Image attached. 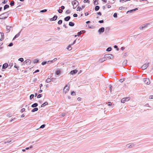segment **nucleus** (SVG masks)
Listing matches in <instances>:
<instances>
[{
    "label": "nucleus",
    "mask_w": 153,
    "mask_h": 153,
    "mask_svg": "<svg viewBox=\"0 0 153 153\" xmlns=\"http://www.w3.org/2000/svg\"><path fill=\"white\" fill-rule=\"evenodd\" d=\"M47 64V61L43 62H42V65H44Z\"/></svg>",
    "instance_id": "nucleus-42"
},
{
    "label": "nucleus",
    "mask_w": 153,
    "mask_h": 153,
    "mask_svg": "<svg viewBox=\"0 0 153 153\" xmlns=\"http://www.w3.org/2000/svg\"><path fill=\"white\" fill-rule=\"evenodd\" d=\"M127 60H125L123 63V66H126V65H127Z\"/></svg>",
    "instance_id": "nucleus-19"
},
{
    "label": "nucleus",
    "mask_w": 153,
    "mask_h": 153,
    "mask_svg": "<svg viewBox=\"0 0 153 153\" xmlns=\"http://www.w3.org/2000/svg\"><path fill=\"white\" fill-rule=\"evenodd\" d=\"M134 11L133 10H133H128V11L127 12V13H131L132 12Z\"/></svg>",
    "instance_id": "nucleus-50"
},
{
    "label": "nucleus",
    "mask_w": 153,
    "mask_h": 153,
    "mask_svg": "<svg viewBox=\"0 0 153 153\" xmlns=\"http://www.w3.org/2000/svg\"><path fill=\"white\" fill-rule=\"evenodd\" d=\"M7 0H4L2 2V3L3 4H5L7 3Z\"/></svg>",
    "instance_id": "nucleus-52"
},
{
    "label": "nucleus",
    "mask_w": 153,
    "mask_h": 153,
    "mask_svg": "<svg viewBox=\"0 0 153 153\" xmlns=\"http://www.w3.org/2000/svg\"><path fill=\"white\" fill-rule=\"evenodd\" d=\"M111 105V102H109L108 103V105L109 106H110Z\"/></svg>",
    "instance_id": "nucleus-60"
},
{
    "label": "nucleus",
    "mask_w": 153,
    "mask_h": 153,
    "mask_svg": "<svg viewBox=\"0 0 153 153\" xmlns=\"http://www.w3.org/2000/svg\"><path fill=\"white\" fill-rule=\"evenodd\" d=\"M69 87H68V85H66L65 87H64L63 90V92L65 93V94L69 90Z\"/></svg>",
    "instance_id": "nucleus-5"
},
{
    "label": "nucleus",
    "mask_w": 153,
    "mask_h": 153,
    "mask_svg": "<svg viewBox=\"0 0 153 153\" xmlns=\"http://www.w3.org/2000/svg\"><path fill=\"white\" fill-rule=\"evenodd\" d=\"M38 104L37 103H35L32 104L31 105V107L33 108H36V107L37 106Z\"/></svg>",
    "instance_id": "nucleus-22"
},
{
    "label": "nucleus",
    "mask_w": 153,
    "mask_h": 153,
    "mask_svg": "<svg viewBox=\"0 0 153 153\" xmlns=\"http://www.w3.org/2000/svg\"><path fill=\"white\" fill-rule=\"evenodd\" d=\"M71 45H71V44L69 45L67 47V49L69 51L71 50L72 49V48L71 46Z\"/></svg>",
    "instance_id": "nucleus-21"
},
{
    "label": "nucleus",
    "mask_w": 153,
    "mask_h": 153,
    "mask_svg": "<svg viewBox=\"0 0 153 153\" xmlns=\"http://www.w3.org/2000/svg\"><path fill=\"white\" fill-rule=\"evenodd\" d=\"M143 81L145 84L148 85H149L150 83V80L149 79H143Z\"/></svg>",
    "instance_id": "nucleus-6"
},
{
    "label": "nucleus",
    "mask_w": 153,
    "mask_h": 153,
    "mask_svg": "<svg viewBox=\"0 0 153 153\" xmlns=\"http://www.w3.org/2000/svg\"><path fill=\"white\" fill-rule=\"evenodd\" d=\"M34 94H32L31 95H30V100H32L33 98L34 97Z\"/></svg>",
    "instance_id": "nucleus-34"
},
{
    "label": "nucleus",
    "mask_w": 153,
    "mask_h": 153,
    "mask_svg": "<svg viewBox=\"0 0 153 153\" xmlns=\"http://www.w3.org/2000/svg\"><path fill=\"white\" fill-rule=\"evenodd\" d=\"M81 34H82V33L80 31V32H79L77 33V36H79Z\"/></svg>",
    "instance_id": "nucleus-54"
},
{
    "label": "nucleus",
    "mask_w": 153,
    "mask_h": 153,
    "mask_svg": "<svg viewBox=\"0 0 153 153\" xmlns=\"http://www.w3.org/2000/svg\"><path fill=\"white\" fill-rule=\"evenodd\" d=\"M104 22L103 20H100L99 21V22L100 23H103Z\"/></svg>",
    "instance_id": "nucleus-62"
},
{
    "label": "nucleus",
    "mask_w": 153,
    "mask_h": 153,
    "mask_svg": "<svg viewBox=\"0 0 153 153\" xmlns=\"http://www.w3.org/2000/svg\"><path fill=\"white\" fill-rule=\"evenodd\" d=\"M77 15L76 13H74L73 14V16L74 17H76L77 16Z\"/></svg>",
    "instance_id": "nucleus-58"
},
{
    "label": "nucleus",
    "mask_w": 153,
    "mask_h": 153,
    "mask_svg": "<svg viewBox=\"0 0 153 153\" xmlns=\"http://www.w3.org/2000/svg\"><path fill=\"white\" fill-rule=\"evenodd\" d=\"M108 87H109V89H110V91H111H111L112 85H109Z\"/></svg>",
    "instance_id": "nucleus-47"
},
{
    "label": "nucleus",
    "mask_w": 153,
    "mask_h": 153,
    "mask_svg": "<svg viewBox=\"0 0 153 153\" xmlns=\"http://www.w3.org/2000/svg\"><path fill=\"white\" fill-rule=\"evenodd\" d=\"M126 0H120V2H122L123 3L125 2L126 1Z\"/></svg>",
    "instance_id": "nucleus-57"
},
{
    "label": "nucleus",
    "mask_w": 153,
    "mask_h": 153,
    "mask_svg": "<svg viewBox=\"0 0 153 153\" xmlns=\"http://www.w3.org/2000/svg\"><path fill=\"white\" fill-rule=\"evenodd\" d=\"M42 94H39L37 96V98H40L42 97Z\"/></svg>",
    "instance_id": "nucleus-43"
},
{
    "label": "nucleus",
    "mask_w": 153,
    "mask_h": 153,
    "mask_svg": "<svg viewBox=\"0 0 153 153\" xmlns=\"http://www.w3.org/2000/svg\"><path fill=\"white\" fill-rule=\"evenodd\" d=\"M39 59H36L34 60L33 62L34 63H38L39 62Z\"/></svg>",
    "instance_id": "nucleus-28"
},
{
    "label": "nucleus",
    "mask_w": 153,
    "mask_h": 153,
    "mask_svg": "<svg viewBox=\"0 0 153 153\" xmlns=\"http://www.w3.org/2000/svg\"><path fill=\"white\" fill-rule=\"evenodd\" d=\"M12 115L13 114H12L8 113L7 114V116L9 117H10L12 116Z\"/></svg>",
    "instance_id": "nucleus-32"
},
{
    "label": "nucleus",
    "mask_w": 153,
    "mask_h": 153,
    "mask_svg": "<svg viewBox=\"0 0 153 153\" xmlns=\"http://www.w3.org/2000/svg\"><path fill=\"white\" fill-rule=\"evenodd\" d=\"M126 99L125 98H123L121 101V102L122 103H124L125 101H126Z\"/></svg>",
    "instance_id": "nucleus-30"
},
{
    "label": "nucleus",
    "mask_w": 153,
    "mask_h": 153,
    "mask_svg": "<svg viewBox=\"0 0 153 153\" xmlns=\"http://www.w3.org/2000/svg\"><path fill=\"white\" fill-rule=\"evenodd\" d=\"M47 11V10L46 9H44L43 10H42L40 11L41 13H45Z\"/></svg>",
    "instance_id": "nucleus-39"
},
{
    "label": "nucleus",
    "mask_w": 153,
    "mask_h": 153,
    "mask_svg": "<svg viewBox=\"0 0 153 153\" xmlns=\"http://www.w3.org/2000/svg\"><path fill=\"white\" fill-rule=\"evenodd\" d=\"M48 104V103L47 102H45L43 104H42L41 105V107H44L45 106L47 105Z\"/></svg>",
    "instance_id": "nucleus-27"
},
{
    "label": "nucleus",
    "mask_w": 153,
    "mask_h": 153,
    "mask_svg": "<svg viewBox=\"0 0 153 153\" xmlns=\"http://www.w3.org/2000/svg\"><path fill=\"white\" fill-rule=\"evenodd\" d=\"M83 1L85 3L86 2H88V3L89 2V1L88 0H84Z\"/></svg>",
    "instance_id": "nucleus-59"
},
{
    "label": "nucleus",
    "mask_w": 153,
    "mask_h": 153,
    "mask_svg": "<svg viewBox=\"0 0 153 153\" xmlns=\"http://www.w3.org/2000/svg\"><path fill=\"white\" fill-rule=\"evenodd\" d=\"M57 58H55L53 60H51V62H53L57 60Z\"/></svg>",
    "instance_id": "nucleus-49"
},
{
    "label": "nucleus",
    "mask_w": 153,
    "mask_h": 153,
    "mask_svg": "<svg viewBox=\"0 0 153 153\" xmlns=\"http://www.w3.org/2000/svg\"><path fill=\"white\" fill-rule=\"evenodd\" d=\"M72 4L73 5V8L75 9L77 6L79 4V3L76 0H74L72 1Z\"/></svg>",
    "instance_id": "nucleus-2"
},
{
    "label": "nucleus",
    "mask_w": 153,
    "mask_h": 153,
    "mask_svg": "<svg viewBox=\"0 0 153 153\" xmlns=\"http://www.w3.org/2000/svg\"><path fill=\"white\" fill-rule=\"evenodd\" d=\"M111 50H112L111 48L110 47H109L108 48L106 49V51H111Z\"/></svg>",
    "instance_id": "nucleus-33"
},
{
    "label": "nucleus",
    "mask_w": 153,
    "mask_h": 153,
    "mask_svg": "<svg viewBox=\"0 0 153 153\" xmlns=\"http://www.w3.org/2000/svg\"><path fill=\"white\" fill-rule=\"evenodd\" d=\"M61 71L60 70H57L56 71L55 74H56L59 75L60 74Z\"/></svg>",
    "instance_id": "nucleus-20"
},
{
    "label": "nucleus",
    "mask_w": 153,
    "mask_h": 153,
    "mask_svg": "<svg viewBox=\"0 0 153 153\" xmlns=\"http://www.w3.org/2000/svg\"><path fill=\"white\" fill-rule=\"evenodd\" d=\"M52 62L51 60L48 61H47V64H50Z\"/></svg>",
    "instance_id": "nucleus-56"
},
{
    "label": "nucleus",
    "mask_w": 153,
    "mask_h": 153,
    "mask_svg": "<svg viewBox=\"0 0 153 153\" xmlns=\"http://www.w3.org/2000/svg\"><path fill=\"white\" fill-rule=\"evenodd\" d=\"M31 61L30 59H27L23 62L24 64L28 63L29 65H30L31 63Z\"/></svg>",
    "instance_id": "nucleus-8"
},
{
    "label": "nucleus",
    "mask_w": 153,
    "mask_h": 153,
    "mask_svg": "<svg viewBox=\"0 0 153 153\" xmlns=\"http://www.w3.org/2000/svg\"><path fill=\"white\" fill-rule=\"evenodd\" d=\"M105 28L104 27H102L100 28L98 30V32L99 33H101L104 32Z\"/></svg>",
    "instance_id": "nucleus-9"
},
{
    "label": "nucleus",
    "mask_w": 153,
    "mask_h": 153,
    "mask_svg": "<svg viewBox=\"0 0 153 153\" xmlns=\"http://www.w3.org/2000/svg\"><path fill=\"white\" fill-rule=\"evenodd\" d=\"M56 79L55 78H48L45 81V82L47 83L49 82H50L52 81H53L54 80Z\"/></svg>",
    "instance_id": "nucleus-7"
},
{
    "label": "nucleus",
    "mask_w": 153,
    "mask_h": 153,
    "mask_svg": "<svg viewBox=\"0 0 153 153\" xmlns=\"http://www.w3.org/2000/svg\"><path fill=\"white\" fill-rule=\"evenodd\" d=\"M149 99H153V95H151L149 97Z\"/></svg>",
    "instance_id": "nucleus-61"
},
{
    "label": "nucleus",
    "mask_w": 153,
    "mask_h": 153,
    "mask_svg": "<svg viewBox=\"0 0 153 153\" xmlns=\"http://www.w3.org/2000/svg\"><path fill=\"white\" fill-rule=\"evenodd\" d=\"M45 126V124H43L41 125L40 128H44Z\"/></svg>",
    "instance_id": "nucleus-41"
},
{
    "label": "nucleus",
    "mask_w": 153,
    "mask_h": 153,
    "mask_svg": "<svg viewBox=\"0 0 153 153\" xmlns=\"http://www.w3.org/2000/svg\"><path fill=\"white\" fill-rule=\"evenodd\" d=\"M13 45V44L12 42L10 43L9 45H8V46L9 47L12 46Z\"/></svg>",
    "instance_id": "nucleus-46"
},
{
    "label": "nucleus",
    "mask_w": 153,
    "mask_h": 153,
    "mask_svg": "<svg viewBox=\"0 0 153 153\" xmlns=\"http://www.w3.org/2000/svg\"><path fill=\"white\" fill-rule=\"evenodd\" d=\"M77 72V71L76 70H73L71 71L70 72V73L72 75H73L75 74H76V73Z\"/></svg>",
    "instance_id": "nucleus-13"
},
{
    "label": "nucleus",
    "mask_w": 153,
    "mask_h": 153,
    "mask_svg": "<svg viewBox=\"0 0 153 153\" xmlns=\"http://www.w3.org/2000/svg\"><path fill=\"white\" fill-rule=\"evenodd\" d=\"M0 33L1 35V37H3L4 36V33H2V32H0Z\"/></svg>",
    "instance_id": "nucleus-63"
},
{
    "label": "nucleus",
    "mask_w": 153,
    "mask_h": 153,
    "mask_svg": "<svg viewBox=\"0 0 153 153\" xmlns=\"http://www.w3.org/2000/svg\"><path fill=\"white\" fill-rule=\"evenodd\" d=\"M8 64L7 63H4V64L2 67V69H5L8 66Z\"/></svg>",
    "instance_id": "nucleus-14"
},
{
    "label": "nucleus",
    "mask_w": 153,
    "mask_h": 153,
    "mask_svg": "<svg viewBox=\"0 0 153 153\" xmlns=\"http://www.w3.org/2000/svg\"><path fill=\"white\" fill-rule=\"evenodd\" d=\"M38 109L37 108H35L31 110V112H34L38 110Z\"/></svg>",
    "instance_id": "nucleus-24"
},
{
    "label": "nucleus",
    "mask_w": 153,
    "mask_h": 153,
    "mask_svg": "<svg viewBox=\"0 0 153 153\" xmlns=\"http://www.w3.org/2000/svg\"><path fill=\"white\" fill-rule=\"evenodd\" d=\"M106 60V59L105 57L100 59L99 60V61L100 62H102Z\"/></svg>",
    "instance_id": "nucleus-16"
},
{
    "label": "nucleus",
    "mask_w": 153,
    "mask_h": 153,
    "mask_svg": "<svg viewBox=\"0 0 153 153\" xmlns=\"http://www.w3.org/2000/svg\"><path fill=\"white\" fill-rule=\"evenodd\" d=\"M14 1H12L10 2V5L11 6H13L14 5Z\"/></svg>",
    "instance_id": "nucleus-29"
},
{
    "label": "nucleus",
    "mask_w": 153,
    "mask_h": 153,
    "mask_svg": "<svg viewBox=\"0 0 153 153\" xmlns=\"http://www.w3.org/2000/svg\"><path fill=\"white\" fill-rule=\"evenodd\" d=\"M98 0H94V3L95 5H97L98 4L97 2Z\"/></svg>",
    "instance_id": "nucleus-31"
},
{
    "label": "nucleus",
    "mask_w": 153,
    "mask_h": 153,
    "mask_svg": "<svg viewBox=\"0 0 153 153\" xmlns=\"http://www.w3.org/2000/svg\"><path fill=\"white\" fill-rule=\"evenodd\" d=\"M21 32V31L15 36L14 37V38L13 39V40H14L16 38H17L20 35Z\"/></svg>",
    "instance_id": "nucleus-15"
},
{
    "label": "nucleus",
    "mask_w": 153,
    "mask_h": 153,
    "mask_svg": "<svg viewBox=\"0 0 153 153\" xmlns=\"http://www.w3.org/2000/svg\"><path fill=\"white\" fill-rule=\"evenodd\" d=\"M9 11L4 13L0 15V19H6L9 15Z\"/></svg>",
    "instance_id": "nucleus-1"
},
{
    "label": "nucleus",
    "mask_w": 153,
    "mask_h": 153,
    "mask_svg": "<svg viewBox=\"0 0 153 153\" xmlns=\"http://www.w3.org/2000/svg\"><path fill=\"white\" fill-rule=\"evenodd\" d=\"M71 19V17L70 16H68L64 18V20L66 21H68Z\"/></svg>",
    "instance_id": "nucleus-18"
},
{
    "label": "nucleus",
    "mask_w": 153,
    "mask_h": 153,
    "mask_svg": "<svg viewBox=\"0 0 153 153\" xmlns=\"http://www.w3.org/2000/svg\"><path fill=\"white\" fill-rule=\"evenodd\" d=\"M62 21L61 20H59L58 22V24L59 25H61L62 24Z\"/></svg>",
    "instance_id": "nucleus-35"
},
{
    "label": "nucleus",
    "mask_w": 153,
    "mask_h": 153,
    "mask_svg": "<svg viewBox=\"0 0 153 153\" xmlns=\"http://www.w3.org/2000/svg\"><path fill=\"white\" fill-rule=\"evenodd\" d=\"M13 63H10L9 64V66H10V68L13 65Z\"/></svg>",
    "instance_id": "nucleus-55"
},
{
    "label": "nucleus",
    "mask_w": 153,
    "mask_h": 153,
    "mask_svg": "<svg viewBox=\"0 0 153 153\" xmlns=\"http://www.w3.org/2000/svg\"><path fill=\"white\" fill-rule=\"evenodd\" d=\"M58 11L59 13H61L63 12L62 10L61 9H59V10H58Z\"/></svg>",
    "instance_id": "nucleus-45"
},
{
    "label": "nucleus",
    "mask_w": 153,
    "mask_h": 153,
    "mask_svg": "<svg viewBox=\"0 0 153 153\" xmlns=\"http://www.w3.org/2000/svg\"><path fill=\"white\" fill-rule=\"evenodd\" d=\"M134 145H135L133 143L131 144H128L126 145V146L128 147V148H131L134 147Z\"/></svg>",
    "instance_id": "nucleus-12"
},
{
    "label": "nucleus",
    "mask_w": 153,
    "mask_h": 153,
    "mask_svg": "<svg viewBox=\"0 0 153 153\" xmlns=\"http://www.w3.org/2000/svg\"><path fill=\"white\" fill-rule=\"evenodd\" d=\"M9 7V6L8 4H6L4 7V10L8 8Z\"/></svg>",
    "instance_id": "nucleus-25"
},
{
    "label": "nucleus",
    "mask_w": 153,
    "mask_h": 153,
    "mask_svg": "<svg viewBox=\"0 0 153 153\" xmlns=\"http://www.w3.org/2000/svg\"><path fill=\"white\" fill-rule=\"evenodd\" d=\"M11 27H10V26H7V27H6V33H8L9 32L10 30V28H11Z\"/></svg>",
    "instance_id": "nucleus-17"
},
{
    "label": "nucleus",
    "mask_w": 153,
    "mask_h": 153,
    "mask_svg": "<svg viewBox=\"0 0 153 153\" xmlns=\"http://www.w3.org/2000/svg\"><path fill=\"white\" fill-rule=\"evenodd\" d=\"M82 10V9L81 7H78L77 8L76 10L77 11H80Z\"/></svg>",
    "instance_id": "nucleus-36"
},
{
    "label": "nucleus",
    "mask_w": 153,
    "mask_h": 153,
    "mask_svg": "<svg viewBox=\"0 0 153 153\" xmlns=\"http://www.w3.org/2000/svg\"><path fill=\"white\" fill-rule=\"evenodd\" d=\"M71 11L69 10H68L66 11L65 12V13L67 14H68L70 13Z\"/></svg>",
    "instance_id": "nucleus-38"
},
{
    "label": "nucleus",
    "mask_w": 153,
    "mask_h": 153,
    "mask_svg": "<svg viewBox=\"0 0 153 153\" xmlns=\"http://www.w3.org/2000/svg\"><path fill=\"white\" fill-rule=\"evenodd\" d=\"M126 100V101H128L130 99V97H126L125 98Z\"/></svg>",
    "instance_id": "nucleus-48"
},
{
    "label": "nucleus",
    "mask_w": 153,
    "mask_h": 153,
    "mask_svg": "<svg viewBox=\"0 0 153 153\" xmlns=\"http://www.w3.org/2000/svg\"><path fill=\"white\" fill-rule=\"evenodd\" d=\"M25 108H22V109L21 110V112H24V111H25Z\"/></svg>",
    "instance_id": "nucleus-53"
},
{
    "label": "nucleus",
    "mask_w": 153,
    "mask_h": 153,
    "mask_svg": "<svg viewBox=\"0 0 153 153\" xmlns=\"http://www.w3.org/2000/svg\"><path fill=\"white\" fill-rule=\"evenodd\" d=\"M69 25L70 26H73L74 25V23L73 22H70L69 23Z\"/></svg>",
    "instance_id": "nucleus-23"
},
{
    "label": "nucleus",
    "mask_w": 153,
    "mask_h": 153,
    "mask_svg": "<svg viewBox=\"0 0 153 153\" xmlns=\"http://www.w3.org/2000/svg\"><path fill=\"white\" fill-rule=\"evenodd\" d=\"M58 16L56 15H55L53 16V17L50 19V20L51 21H53L56 20L57 19Z\"/></svg>",
    "instance_id": "nucleus-10"
},
{
    "label": "nucleus",
    "mask_w": 153,
    "mask_h": 153,
    "mask_svg": "<svg viewBox=\"0 0 153 153\" xmlns=\"http://www.w3.org/2000/svg\"><path fill=\"white\" fill-rule=\"evenodd\" d=\"M125 80V79H120L119 80V81L121 82H122L123 81H124Z\"/></svg>",
    "instance_id": "nucleus-51"
},
{
    "label": "nucleus",
    "mask_w": 153,
    "mask_h": 153,
    "mask_svg": "<svg viewBox=\"0 0 153 153\" xmlns=\"http://www.w3.org/2000/svg\"><path fill=\"white\" fill-rule=\"evenodd\" d=\"M61 10H64L65 9V7L64 6H61Z\"/></svg>",
    "instance_id": "nucleus-64"
},
{
    "label": "nucleus",
    "mask_w": 153,
    "mask_h": 153,
    "mask_svg": "<svg viewBox=\"0 0 153 153\" xmlns=\"http://www.w3.org/2000/svg\"><path fill=\"white\" fill-rule=\"evenodd\" d=\"M18 60L22 62L24 61V59L22 58H21L19 59Z\"/></svg>",
    "instance_id": "nucleus-37"
},
{
    "label": "nucleus",
    "mask_w": 153,
    "mask_h": 153,
    "mask_svg": "<svg viewBox=\"0 0 153 153\" xmlns=\"http://www.w3.org/2000/svg\"><path fill=\"white\" fill-rule=\"evenodd\" d=\"M113 16L115 18H117V13H115L113 15Z\"/></svg>",
    "instance_id": "nucleus-44"
},
{
    "label": "nucleus",
    "mask_w": 153,
    "mask_h": 153,
    "mask_svg": "<svg viewBox=\"0 0 153 153\" xmlns=\"http://www.w3.org/2000/svg\"><path fill=\"white\" fill-rule=\"evenodd\" d=\"M100 7L99 6H96L95 7V10L96 11H97L99 10Z\"/></svg>",
    "instance_id": "nucleus-26"
},
{
    "label": "nucleus",
    "mask_w": 153,
    "mask_h": 153,
    "mask_svg": "<svg viewBox=\"0 0 153 153\" xmlns=\"http://www.w3.org/2000/svg\"><path fill=\"white\" fill-rule=\"evenodd\" d=\"M149 62L146 63L144 64L142 66L141 68L143 70L146 69L147 67L149 66Z\"/></svg>",
    "instance_id": "nucleus-4"
},
{
    "label": "nucleus",
    "mask_w": 153,
    "mask_h": 153,
    "mask_svg": "<svg viewBox=\"0 0 153 153\" xmlns=\"http://www.w3.org/2000/svg\"><path fill=\"white\" fill-rule=\"evenodd\" d=\"M105 57L106 59L107 58L112 59L113 58V56L112 54H105L104 56Z\"/></svg>",
    "instance_id": "nucleus-3"
},
{
    "label": "nucleus",
    "mask_w": 153,
    "mask_h": 153,
    "mask_svg": "<svg viewBox=\"0 0 153 153\" xmlns=\"http://www.w3.org/2000/svg\"><path fill=\"white\" fill-rule=\"evenodd\" d=\"M149 24H146L145 25H142L140 27V29H142L146 27L148 25H149Z\"/></svg>",
    "instance_id": "nucleus-11"
},
{
    "label": "nucleus",
    "mask_w": 153,
    "mask_h": 153,
    "mask_svg": "<svg viewBox=\"0 0 153 153\" xmlns=\"http://www.w3.org/2000/svg\"><path fill=\"white\" fill-rule=\"evenodd\" d=\"M71 94L72 96H74L75 95L76 93L74 91H72L71 93Z\"/></svg>",
    "instance_id": "nucleus-40"
}]
</instances>
